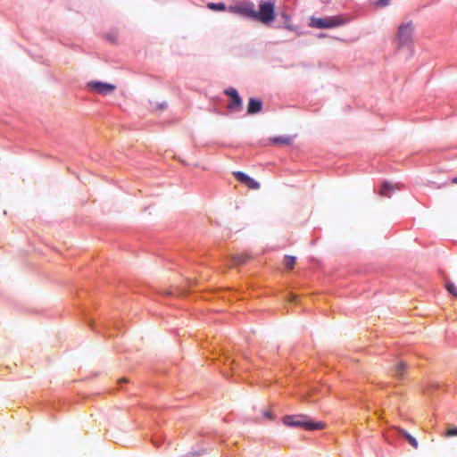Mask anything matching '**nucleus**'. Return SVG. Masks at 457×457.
<instances>
[{
    "mask_svg": "<svg viewBox=\"0 0 457 457\" xmlns=\"http://www.w3.org/2000/svg\"><path fill=\"white\" fill-rule=\"evenodd\" d=\"M284 425L287 427H299L305 430H320L326 428L322 421H312L309 416L304 414L289 415L283 418Z\"/></svg>",
    "mask_w": 457,
    "mask_h": 457,
    "instance_id": "obj_1",
    "label": "nucleus"
},
{
    "mask_svg": "<svg viewBox=\"0 0 457 457\" xmlns=\"http://www.w3.org/2000/svg\"><path fill=\"white\" fill-rule=\"evenodd\" d=\"M415 26L412 21L403 22L399 25L395 41L397 43L398 47L411 45Z\"/></svg>",
    "mask_w": 457,
    "mask_h": 457,
    "instance_id": "obj_2",
    "label": "nucleus"
},
{
    "mask_svg": "<svg viewBox=\"0 0 457 457\" xmlns=\"http://www.w3.org/2000/svg\"><path fill=\"white\" fill-rule=\"evenodd\" d=\"M275 19L274 4L270 2H261L259 10L253 12V20L261 21L264 24L272 22Z\"/></svg>",
    "mask_w": 457,
    "mask_h": 457,
    "instance_id": "obj_3",
    "label": "nucleus"
},
{
    "mask_svg": "<svg viewBox=\"0 0 457 457\" xmlns=\"http://www.w3.org/2000/svg\"><path fill=\"white\" fill-rule=\"evenodd\" d=\"M346 22V20L341 16H330L325 18L312 17L310 21V26L318 29H331L341 26Z\"/></svg>",
    "mask_w": 457,
    "mask_h": 457,
    "instance_id": "obj_4",
    "label": "nucleus"
},
{
    "mask_svg": "<svg viewBox=\"0 0 457 457\" xmlns=\"http://www.w3.org/2000/svg\"><path fill=\"white\" fill-rule=\"evenodd\" d=\"M87 87L89 90L104 96L110 95L116 89V86L113 84L96 80L89 81Z\"/></svg>",
    "mask_w": 457,
    "mask_h": 457,
    "instance_id": "obj_5",
    "label": "nucleus"
},
{
    "mask_svg": "<svg viewBox=\"0 0 457 457\" xmlns=\"http://www.w3.org/2000/svg\"><path fill=\"white\" fill-rule=\"evenodd\" d=\"M233 175L238 182L244 184L249 189L257 190L260 188V183L247 174L242 171H234Z\"/></svg>",
    "mask_w": 457,
    "mask_h": 457,
    "instance_id": "obj_6",
    "label": "nucleus"
},
{
    "mask_svg": "<svg viewBox=\"0 0 457 457\" xmlns=\"http://www.w3.org/2000/svg\"><path fill=\"white\" fill-rule=\"evenodd\" d=\"M228 96L231 98L228 107L232 110H240L242 108V99L238 95V92L234 87L227 88L224 92Z\"/></svg>",
    "mask_w": 457,
    "mask_h": 457,
    "instance_id": "obj_7",
    "label": "nucleus"
},
{
    "mask_svg": "<svg viewBox=\"0 0 457 457\" xmlns=\"http://www.w3.org/2000/svg\"><path fill=\"white\" fill-rule=\"evenodd\" d=\"M232 12L251 18L253 20L254 4L253 3H245L239 5L230 7Z\"/></svg>",
    "mask_w": 457,
    "mask_h": 457,
    "instance_id": "obj_8",
    "label": "nucleus"
},
{
    "mask_svg": "<svg viewBox=\"0 0 457 457\" xmlns=\"http://www.w3.org/2000/svg\"><path fill=\"white\" fill-rule=\"evenodd\" d=\"M262 103L261 100L255 98H250L248 106H247V113L252 115L258 113L262 111Z\"/></svg>",
    "mask_w": 457,
    "mask_h": 457,
    "instance_id": "obj_9",
    "label": "nucleus"
},
{
    "mask_svg": "<svg viewBox=\"0 0 457 457\" xmlns=\"http://www.w3.org/2000/svg\"><path fill=\"white\" fill-rule=\"evenodd\" d=\"M270 142L278 145H290L293 143V137L289 136H278L270 138Z\"/></svg>",
    "mask_w": 457,
    "mask_h": 457,
    "instance_id": "obj_10",
    "label": "nucleus"
},
{
    "mask_svg": "<svg viewBox=\"0 0 457 457\" xmlns=\"http://www.w3.org/2000/svg\"><path fill=\"white\" fill-rule=\"evenodd\" d=\"M250 259V255L246 253H236L231 256V260L235 265L244 264Z\"/></svg>",
    "mask_w": 457,
    "mask_h": 457,
    "instance_id": "obj_11",
    "label": "nucleus"
},
{
    "mask_svg": "<svg viewBox=\"0 0 457 457\" xmlns=\"http://www.w3.org/2000/svg\"><path fill=\"white\" fill-rule=\"evenodd\" d=\"M395 187L388 182H384L381 186L379 195L385 197H390L391 192L395 190Z\"/></svg>",
    "mask_w": 457,
    "mask_h": 457,
    "instance_id": "obj_12",
    "label": "nucleus"
},
{
    "mask_svg": "<svg viewBox=\"0 0 457 457\" xmlns=\"http://www.w3.org/2000/svg\"><path fill=\"white\" fill-rule=\"evenodd\" d=\"M405 370L406 365L403 362H399L394 370V376L397 378H403L404 377Z\"/></svg>",
    "mask_w": 457,
    "mask_h": 457,
    "instance_id": "obj_13",
    "label": "nucleus"
},
{
    "mask_svg": "<svg viewBox=\"0 0 457 457\" xmlns=\"http://www.w3.org/2000/svg\"><path fill=\"white\" fill-rule=\"evenodd\" d=\"M285 267L288 270H292L296 263V257L292 255H286L283 262Z\"/></svg>",
    "mask_w": 457,
    "mask_h": 457,
    "instance_id": "obj_14",
    "label": "nucleus"
},
{
    "mask_svg": "<svg viewBox=\"0 0 457 457\" xmlns=\"http://www.w3.org/2000/svg\"><path fill=\"white\" fill-rule=\"evenodd\" d=\"M401 433L403 434V436L405 437V439L409 442V444L411 445H412L415 449L418 448L419 444H418L417 440L411 435H410L405 430H402Z\"/></svg>",
    "mask_w": 457,
    "mask_h": 457,
    "instance_id": "obj_15",
    "label": "nucleus"
},
{
    "mask_svg": "<svg viewBox=\"0 0 457 457\" xmlns=\"http://www.w3.org/2000/svg\"><path fill=\"white\" fill-rule=\"evenodd\" d=\"M445 287L451 295L457 297V287L452 281H446Z\"/></svg>",
    "mask_w": 457,
    "mask_h": 457,
    "instance_id": "obj_16",
    "label": "nucleus"
},
{
    "mask_svg": "<svg viewBox=\"0 0 457 457\" xmlns=\"http://www.w3.org/2000/svg\"><path fill=\"white\" fill-rule=\"evenodd\" d=\"M207 6L209 9L213 11H224L226 9V6L223 3H209Z\"/></svg>",
    "mask_w": 457,
    "mask_h": 457,
    "instance_id": "obj_17",
    "label": "nucleus"
},
{
    "mask_svg": "<svg viewBox=\"0 0 457 457\" xmlns=\"http://www.w3.org/2000/svg\"><path fill=\"white\" fill-rule=\"evenodd\" d=\"M445 436L446 437L456 436H457V427L450 428L449 429H447Z\"/></svg>",
    "mask_w": 457,
    "mask_h": 457,
    "instance_id": "obj_18",
    "label": "nucleus"
},
{
    "mask_svg": "<svg viewBox=\"0 0 457 457\" xmlns=\"http://www.w3.org/2000/svg\"><path fill=\"white\" fill-rule=\"evenodd\" d=\"M388 3H389V0H378L377 2V4L380 6H385V5L388 4Z\"/></svg>",
    "mask_w": 457,
    "mask_h": 457,
    "instance_id": "obj_19",
    "label": "nucleus"
},
{
    "mask_svg": "<svg viewBox=\"0 0 457 457\" xmlns=\"http://www.w3.org/2000/svg\"><path fill=\"white\" fill-rule=\"evenodd\" d=\"M297 298V295H294V294H290V296L288 298L289 301L293 302V301H295Z\"/></svg>",
    "mask_w": 457,
    "mask_h": 457,
    "instance_id": "obj_20",
    "label": "nucleus"
},
{
    "mask_svg": "<svg viewBox=\"0 0 457 457\" xmlns=\"http://www.w3.org/2000/svg\"><path fill=\"white\" fill-rule=\"evenodd\" d=\"M264 416H265V417H267V418H269V419H271V418H272V417H271V414H270L269 411H265V412H264Z\"/></svg>",
    "mask_w": 457,
    "mask_h": 457,
    "instance_id": "obj_21",
    "label": "nucleus"
},
{
    "mask_svg": "<svg viewBox=\"0 0 457 457\" xmlns=\"http://www.w3.org/2000/svg\"><path fill=\"white\" fill-rule=\"evenodd\" d=\"M451 183H452V184H457V177L453 178V179H451Z\"/></svg>",
    "mask_w": 457,
    "mask_h": 457,
    "instance_id": "obj_22",
    "label": "nucleus"
},
{
    "mask_svg": "<svg viewBox=\"0 0 457 457\" xmlns=\"http://www.w3.org/2000/svg\"><path fill=\"white\" fill-rule=\"evenodd\" d=\"M127 381H128V380H127V378H121V379H120V380H119V382H120V383H121V382H124V383H125V382H127Z\"/></svg>",
    "mask_w": 457,
    "mask_h": 457,
    "instance_id": "obj_23",
    "label": "nucleus"
}]
</instances>
